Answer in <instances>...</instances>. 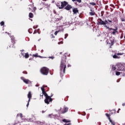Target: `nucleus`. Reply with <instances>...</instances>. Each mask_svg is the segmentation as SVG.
<instances>
[{"instance_id":"9b49d317","label":"nucleus","mask_w":125,"mask_h":125,"mask_svg":"<svg viewBox=\"0 0 125 125\" xmlns=\"http://www.w3.org/2000/svg\"><path fill=\"white\" fill-rule=\"evenodd\" d=\"M72 11L73 12V14H77V13H79V10H78V8H73Z\"/></svg>"},{"instance_id":"9d476101","label":"nucleus","mask_w":125,"mask_h":125,"mask_svg":"<svg viewBox=\"0 0 125 125\" xmlns=\"http://www.w3.org/2000/svg\"><path fill=\"white\" fill-rule=\"evenodd\" d=\"M123 53H117L113 56V58L114 59H120V57H118V55H123Z\"/></svg>"},{"instance_id":"37998d69","label":"nucleus","mask_w":125,"mask_h":125,"mask_svg":"<svg viewBox=\"0 0 125 125\" xmlns=\"http://www.w3.org/2000/svg\"><path fill=\"white\" fill-rule=\"evenodd\" d=\"M43 95L42 94H40V96H43Z\"/></svg>"},{"instance_id":"de8ad7c7","label":"nucleus","mask_w":125,"mask_h":125,"mask_svg":"<svg viewBox=\"0 0 125 125\" xmlns=\"http://www.w3.org/2000/svg\"><path fill=\"white\" fill-rule=\"evenodd\" d=\"M59 111H61V108H60V109H59Z\"/></svg>"},{"instance_id":"ddd939ff","label":"nucleus","mask_w":125,"mask_h":125,"mask_svg":"<svg viewBox=\"0 0 125 125\" xmlns=\"http://www.w3.org/2000/svg\"><path fill=\"white\" fill-rule=\"evenodd\" d=\"M27 97L28 98V102H30L31 101V98H32V94H31V92H29L28 94L27 95Z\"/></svg>"},{"instance_id":"8fccbe9b","label":"nucleus","mask_w":125,"mask_h":125,"mask_svg":"<svg viewBox=\"0 0 125 125\" xmlns=\"http://www.w3.org/2000/svg\"><path fill=\"white\" fill-rule=\"evenodd\" d=\"M35 86L38 87V86H39V85H36Z\"/></svg>"},{"instance_id":"a18cd8bd","label":"nucleus","mask_w":125,"mask_h":125,"mask_svg":"<svg viewBox=\"0 0 125 125\" xmlns=\"http://www.w3.org/2000/svg\"><path fill=\"white\" fill-rule=\"evenodd\" d=\"M72 1H77V0H72Z\"/></svg>"},{"instance_id":"7c9ffc66","label":"nucleus","mask_w":125,"mask_h":125,"mask_svg":"<svg viewBox=\"0 0 125 125\" xmlns=\"http://www.w3.org/2000/svg\"><path fill=\"white\" fill-rule=\"evenodd\" d=\"M58 33H59V31H57L55 32L54 34L55 35V36H57Z\"/></svg>"},{"instance_id":"72a5a7b5","label":"nucleus","mask_w":125,"mask_h":125,"mask_svg":"<svg viewBox=\"0 0 125 125\" xmlns=\"http://www.w3.org/2000/svg\"><path fill=\"white\" fill-rule=\"evenodd\" d=\"M76 1H78V2L81 3L82 2V0H76Z\"/></svg>"},{"instance_id":"864d4df0","label":"nucleus","mask_w":125,"mask_h":125,"mask_svg":"<svg viewBox=\"0 0 125 125\" xmlns=\"http://www.w3.org/2000/svg\"><path fill=\"white\" fill-rule=\"evenodd\" d=\"M40 10H42V8L40 9Z\"/></svg>"},{"instance_id":"a19ab883","label":"nucleus","mask_w":125,"mask_h":125,"mask_svg":"<svg viewBox=\"0 0 125 125\" xmlns=\"http://www.w3.org/2000/svg\"><path fill=\"white\" fill-rule=\"evenodd\" d=\"M29 6H31V7H33V6H34V5H29Z\"/></svg>"},{"instance_id":"e433bc0d","label":"nucleus","mask_w":125,"mask_h":125,"mask_svg":"<svg viewBox=\"0 0 125 125\" xmlns=\"http://www.w3.org/2000/svg\"><path fill=\"white\" fill-rule=\"evenodd\" d=\"M41 90L42 91H44V88H43V87H41Z\"/></svg>"},{"instance_id":"ea45409f","label":"nucleus","mask_w":125,"mask_h":125,"mask_svg":"<svg viewBox=\"0 0 125 125\" xmlns=\"http://www.w3.org/2000/svg\"><path fill=\"white\" fill-rule=\"evenodd\" d=\"M37 10V8H36V7H34V8H33V10Z\"/></svg>"},{"instance_id":"4d7b16f0","label":"nucleus","mask_w":125,"mask_h":125,"mask_svg":"<svg viewBox=\"0 0 125 125\" xmlns=\"http://www.w3.org/2000/svg\"><path fill=\"white\" fill-rule=\"evenodd\" d=\"M42 113H43V111H42Z\"/></svg>"},{"instance_id":"58836bf2","label":"nucleus","mask_w":125,"mask_h":125,"mask_svg":"<svg viewBox=\"0 0 125 125\" xmlns=\"http://www.w3.org/2000/svg\"><path fill=\"white\" fill-rule=\"evenodd\" d=\"M49 58H50L51 59H54V57H49Z\"/></svg>"},{"instance_id":"5fc2aeb1","label":"nucleus","mask_w":125,"mask_h":125,"mask_svg":"<svg viewBox=\"0 0 125 125\" xmlns=\"http://www.w3.org/2000/svg\"><path fill=\"white\" fill-rule=\"evenodd\" d=\"M10 47H11V45L10 46Z\"/></svg>"},{"instance_id":"603ef678","label":"nucleus","mask_w":125,"mask_h":125,"mask_svg":"<svg viewBox=\"0 0 125 125\" xmlns=\"http://www.w3.org/2000/svg\"><path fill=\"white\" fill-rule=\"evenodd\" d=\"M120 110H121V109L119 108V111H120Z\"/></svg>"},{"instance_id":"c9c22d12","label":"nucleus","mask_w":125,"mask_h":125,"mask_svg":"<svg viewBox=\"0 0 125 125\" xmlns=\"http://www.w3.org/2000/svg\"><path fill=\"white\" fill-rule=\"evenodd\" d=\"M68 37V34H66L65 35V37H64V39H67V37Z\"/></svg>"},{"instance_id":"412c9836","label":"nucleus","mask_w":125,"mask_h":125,"mask_svg":"<svg viewBox=\"0 0 125 125\" xmlns=\"http://www.w3.org/2000/svg\"><path fill=\"white\" fill-rule=\"evenodd\" d=\"M33 56L34 57H40V58H43V57H42L41 56H38V54H36L35 55H33Z\"/></svg>"},{"instance_id":"20e7f679","label":"nucleus","mask_w":125,"mask_h":125,"mask_svg":"<svg viewBox=\"0 0 125 125\" xmlns=\"http://www.w3.org/2000/svg\"><path fill=\"white\" fill-rule=\"evenodd\" d=\"M51 97H52V95H51L50 97L45 98V99L44 100V102L46 104H49L50 102H52V99L51 98Z\"/></svg>"},{"instance_id":"4c0bfd02","label":"nucleus","mask_w":125,"mask_h":125,"mask_svg":"<svg viewBox=\"0 0 125 125\" xmlns=\"http://www.w3.org/2000/svg\"><path fill=\"white\" fill-rule=\"evenodd\" d=\"M121 21H122V22L125 21V19H124V18L121 19Z\"/></svg>"},{"instance_id":"79ce46f5","label":"nucleus","mask_w":125,"mask_h":125,"mask_svg":"<svg viewBox=\"0 0 125 125\" xmlns=\"http://www.w3.org/2000/svg\"><path fill=\"white\" fill-rule=\"evenodd\" d=\"M29 10H32V8H31V7L29 8Z\"/></svg>"},{"instance_id":"b1692460","label":"nucleus","mask_w":125,"mask_h":125,"mask_svg":"<svg viewBox=\"0 0 125 125\" xmlns=\"http://www.w3.org/2000/svg\"><path fill=\"white\" fill-rule=\"evenodd\" d=\"M89 4H91V5H96V3L91 2L89 3Z\"/></svg>"},{"instance_id":"c03bdc74","label":"nucleus","mask_w":125,"mask_h":125,"mask_svg":"<svg viewBox=\"0 0 125 125\" xmlns=\"http://www.w3.org/2000/svg\"><path fill=\"white\" fill-rule=\"evenodd\" d=\"M123 106H125V103L123 104Z\"/></svg>"},{"instance_id":"4468645a","label":"nucleus","mask_w":125,"mask_h":125,"mask_svg":"<svg viewBox=\"0 0 125 125\" xmlns=\"http://www.w3.org/2000/svg\"><path fill=\"white\" fill-rule=\"evenodd\" d=\"M56 5L57 6H58V7H59V9H62L61 7V2L59 1L56 3Z\"/></svg>"},{"instance_id":"1a4fd4ad","label":"nucleus","mask_w":125,"mask_h":125,"mask_svg":"<svg viewBox=\"0 0 125 125\" xmlns=\"http://www.w3.org/2000/svg\"><path fill=\"white\" fill-rule=\"evenodd\" d=\"M21 80H22L25 83L28 84L31 83V81H30V80L25 79L24 77H21Z\"/></svg>"},{"instance_id":"7ed1b4c3","label":"nucleus","mask_w":125,"mask_h":125,"mask_svg":"<svg viewBox=\"0 0 125 125\" xmlns=\"http://www.w3.org/2000/svg\"><path fill=\"white\" fill-rule=\"evenodd\" d=\"M41 72L42 75H46L48 74V69L46 67H43L41 69Z\"/></svg>"},{"instance_id":"2eb2a0df","label":"nucleus","mask_w":125,"mask_h":125,"mask_svg":"<svg viewBox=\"0 0 125 125\" xmlns=\"http://www.w3.org/2000/svg\"><path fill=\"white\" fill-rule=\"evenodd\" d=\"M21 54L22 56H23V57H25V58H29V55L28 53H22Z\"/></svg>"},{"instance_id":"cd10ccee","label":"nucleus","mask_w":125,"mask_h":125,"mask_svg":"<svg viewBox=\"0 0 125 125\" xmlns=\"http://www.w3.org/2000/svg\"><path fill=\"white\" fill-rule=\"evenodd\" d=\"M90 15H91V16H93V15H94V12H91L89 13Z\"/></svg>"},{"instance_id":"dca6fc26","label":"nucleus","mask_w":125,"mask_h":125,"mask_svg":"<svg viewBox=\"0 0 125 125\" xmlns=\"http://www.w3.org/2000/svg\"><path fill=\"white\" fill-rule=\"evenodd\" d=\"M68 108L67 107H64V108H63V111H62V114H65V113L67 112L68 111Z\"/></svg>"},{"instance_id":"49530a36","label":"nucleus","mask_w":125,"mask_h":125,"mask_svg":"<svg viewBox=\"0 0 125 125\" xmlns=\"http://www.w3.org/2000/svg\"><path fill=\"white\" fill-rule=\"evenodd\" d=\"M67 67H71V65H69V64H68V65H67Z\"/></svg>"},{"instance_id":"6ab92c4d","label":"nucleus","mask_w":125,"mask_h":125,"mask_svg":"<svg viewBox=\"0 0 125 125\" xmlns=\"http://www.w3.org/2000/svg\"><path fill=\"white\" fill-rule=\"evenodd\" d=\"M108 44H110V47L114 44V41H110V42H107Z\"/></svg>"},{"instance_id":"f257e3e1","label":"nucleus","mask_w":125,"mask_h":125,"mask_svg":"<svg viewBox=\"0 0 125 125\" xmlns=\"http://www.w3.org/2000/svg\"><path fill=\"white\" fill-rule=\"evenodd\" d=\"M66 60H63V58L62 59V61L61 62V64L60 66V75L61 77L63 76V74L65 73V71L66 68Z\"/></svg>"},{"instance_id":"473e14b6","label":"nucleus","mask_w":125,"mask_h":125,"mask_svg":"<svg viewBox=\"0 0 125 125\" xmlns=\"http://www.w3.org/2000/svg\"><path fill=\"white\" fill-rule=\"evenodd\" d=\"M45 93H46V92L45 91H42V94H43V95H44Z\"/></svg>"},{"instance_id":"0eeeda50","label":"nucleus","mask_w":125,"mask_h":125,"mask_svg":"<svg viewBox=\"0 0 125 125\" xmlns=\"http://www.w3.org/2000/svg\"><path fill=\"white\" fill-rule=\"evenodd\" d=\"M98 25H104V27H105V21H103L102 19H99L98 20Z\"/></svg>"},{"instance_id":"aec40b11","label":"nucleus","mask_w":125,"mask_h":125,"mask_svg":"<svg viewBox=\"0 0 125 125\" xmlns=\"http://www.w3.org/2000/svg\"><path fill=\"white\" fill-rule=\"evenodd\" d=\"M29 18H32L33 17H34V15L33 14V13H30L29 14Z\"/></svg>"},{"instance_id":"2f4dec72","label":"nucleus","mask_w":125,"mask_h":125,"mask_svg":"<svg viewBox=\"0 0 125 125\" xmlns=\"http://www.w3.org/2000/svg\"><path fill=\"white\" fill-rule=\"evenodd\" d=\"M105 115L107 118H108V120H109V118H110V115L108 114V113H106Z\"/></svg>"},{"instance_id":"423d86ee","label":"nucleus","mask_w":125,"mask_h":125,"mask_svg":"<svg viewBox=\"0 0 125 125\" xmlns=\"http://www.w3.org/2000/svg\"><path fill=\"white\" fill-rule=\"evenodd\" d=\"M108 30L110 31V33H111V34H112V35H116V34H117V33H118V28H116L115 29H112V28H110L109 27Z\"/></svg>"},{"instance_id":"f3484780","label":"nucleus","mask_w":125,"mask_h":125,"mask_svg":"<svg viewBox=\"0 0 125 125\" xmlns=\"http://www.w3.org/2000/svg\"><path fill=\"white\" fill-rule=\"evenodd\" d=\"M11 40H12V42L13 44H14V43H15V41H14V36H12L11 38Z\"/></svg>"},{"instance_id":"393cba45","label":"nucleus","mask_w":125,"mask_h":125,"mask_svg":"<svg viewBox=\"0 0 125 125\" xmlns=\"http://www.w3.org/2000/svg\"><path fill=\"white\" fill-rule=\"evenodd\" d=\"M59 32H60V31H63V27H62V26H60L59 27Z\"/></svg>"},{"instance_id":"39448f33","label":"nucleus","mask_w":125,"mask_h":125,"mask_svg":"<svg viewBox=\"0 0 125 125\" xmlns=\"http://www.w3.org/2000/svg\"><path fill=\"white\" fill-rule=\"evenodd\" d=\"M110 23H112V21H110L109 20H105L104 21V27L106 28V29H109V27L108 26H110Z\"/></svg>"},{"instance_id":"a878e982","label":"nucleus","mask_w":125,"mask_h":125,"mask_svg":"<svg viewBox=\"0 0 125 125\" xmlns=\"http://www.w3.org/2000/svg\"><path fill=\"white\" fill-rule=\"evenodd\" d=\"M120 75H121V72H118V71H117V72H116V76H120Z\"/></svg>"},{"instance_id":"c85d7f7f","label":"nucleus","mask_w":125,"mask_h":125,"mask_svg":"<svg viewBox=\"0 0 125 125\" xmlns=\"http://www.w3.org/2000/svg\"><path fill=\"white\" fill-rule=\"evenodd\" d=\"M45 98H47V97H49L50 96H48V95H47V94L46 93H45V94L44 95Z\"/></svg>"},{"instance_id":"09e8293b","label":"nucleus","mask_w":125,"mask_h":125,"mask_svg":"<svg viewBox=\"0 0 125 125\" xmlns=\"http://www.w3.org/2000/svg\"><path fill=\"white\" fill-rule=\"evenodd\" d=\"M12 47H15L14 45H12Z\"/></svg>"},{"instance_id":"3c124183","label":"nucleus","mask_w":125,"mask_h":125,"mask_svg":"<svg viewBox=\"0 0 125 125\" xmlns=\"http://www.w3.org/2000/svg\"><path fill=\"white\" fill-rule=\"evenodd\" d=\"M71 125V124H67V125Z\"/></svg>"},{"instance_id":"f03ea898","label":"nucleus","mask_w":125,"mask_h":125,"mask_svg":"<svg viewBox=\"0 0 125 125\" xmlns=\"http://www.w3.org/2000/svg\"><path fill=\"white\" fill-rule=\"evenodd\" d=\"M125 69V67L124 64L122 63H119L116 65H112L111 70L112 71H124Z\"/></svg>"},{"instance_id":"f704fd0d","label":"nucleus","mask_w":125,"mask_h":125,"mask_svg":"<svg viewBox=\"0 0 125 125\" xmlns=\"http://www.w3.org/2000/svg\"><path fill=\"white\" fill-rule=\"evenodd\" d=\"M29 103H30V102H29V101H28V103L26 104V107H29Z\"/></svg>"},{"instance_id":"f8f14e48","label":"nucleus","mask_w":125,"mask_h":125,"mask_svg":"<svg viewBox=\"0 0 125 125\" xmlns=\"http://www.w3.org/2000/svg\"><path fill=\"white\" fill-rule=\"evenodd\" d=\"M71 8H72V6L68 4L67 6L64 7V9H66V10H70Z\"/></svg>"},{"instance_id":"5701e85b","label":"nucleus","mask_w":125,"mask_h":125,"mask_svg":"<svg viewBox=\"0 0 125 125\" xmlns=\"http://www.w3.org/2000/svg\"><path fill=\"white\" fill-rule=\"evenodd\" d=\"M62 122H63V123H70V121H67V120L66 119H63L62 120Z\"/></svg>"},{"instance_id":"a211bd4d","label":"nucleus","mask_w":125,"mask_h":125,"mask_svg":"<svg viewBox=\"0 0 125 125\" xmlns=\"http://www.w3.org/2000/svg\"><path fill=\"white\" fill-rule=\"evenodd\" d=\"M50 6V4H48L47 3H44V6L46 8L49 7Z\"/></svg>"},{"instance_id":"c756f323","label":"nucleus","mask_w":125,"mask_h":125,"mask_svg":"<svg viewBox=\"0 0 125 125\" xmlns=\"http://www.w3.org/2000/svg\"><path fill=\"white\" fill-rule=\"evenodd\" d=\"M0 25H1V26H3V25H4V22L1 21V22L0 23Z\"/></svg>"},{"instance_id":"6e6d98bb","label":"nucleus","mask_w":125,"mask_h":125,"mask_svg":"<svg viewBox=\"0 0 125 125\" xmlns=\"http://www.w3.org/2000/svg\"><path fill=\"white\" fill-rule=\"evenodd\" d=\"M117 113H119V111H117Z\"/></svg>"},{"instance_id":"bb28decb","label":"nucleus","mask_w":125,"mask_h":125,"mask_svg":"<svg viewBox=\"0 0 125 125\" xmlns=\"http://www.w3.org/2000/svg\"><path fill=\"white\" fill-rule=\"evenodd\" d=\"M19 116H20V117L21 118H22V117H23V116H22V115L21 113H20V114H17V117H19Z\"/></svg>"},{"instance_id":"6e6552de","label":"nucleus","mask_w":125,"mask_h":125,"mask_svg":"<svg viewBox=\"0 0 125 125\" xmlns=\"http://www.w3.org/2000/svg\"><path fill=\"white\" fill-rule=\"evenodd\" d=\"M67 5H68V2L66 1H62L61 5V8H62H62H64V7H65V6H66Z\"/></svg>"},{"instance_id":"4be33fe9","label":"nucleus","mask_w":125,"mask_h":125,"mask_svg":"<svg viewBox=\"0 0 125 125\" xmlns=\"http://www.w3.org/2000/svg\"><path fill=\"white\" fill-rule=\"evenodd\" d=\"M109 121L111 123V125H115V123L111 120V118H109Z\"/></svg>"}]
</instances>
